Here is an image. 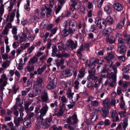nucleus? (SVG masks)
<instances>
[{"label": "nucleus", "mask_w": 130, "mask_h": 130, "mask_svg": "<svg viewBox=\"0 0 130 130\" xmlns=\"http://www.w3.org/2000/svg\"><path fill=\"white\" fill-rule=\"evenodd\" d=\"M119 114L121 118L122 117H124L126 115V111H120L119 113Z\"/></svg>", "instance_id": "obj_58"}, {"label": "nucleus", "mask_w": 130, "mask_h": 130, "mask_svg": "<svg viewBox=\"0 0 130 130\" xmlns=\"http://www.w3.org/2000/svg\"><path fill=\"white\" fill-rule=\"evenodd\" d=\"M128 118H124L122 124L123 130H125L126 128L128 125Z\"/></svg>", "instance_id": "obj_28"}, {"label": "nucleus", "mask_w": 130, "mask_h": 130, "mask_svg": "<svg viewBox=\"0 0 130 130\" xmlns=\"http://www.w3.org/2000/svg\"><path fill=\"white\" fill-rule=\"evenodd\" d=\"M31 102L30 101H26L24 103V108L26 111V113L29 112L28 107L31 104Z\"/></svg>", "instance_id": "obj_36"}, {"label": "nucleus", "mask_w": 130, "mask_h": 130, "mask_svg": "<svg viewBox=\"0 0 130 130\" xmlns=\"http://www.w3.org/2000/svg\"><path fill=\"white\" fill-rule=\"evenodd\" d=\"M34 115V112H30L28 114L27 119H29L30 120L32 118V119Z\"/></svg>", "instance_id": "obj_56"}, {"label": "nucleus", "mask_w": 130, "mask_h": 130, "mask_svg": "<svg viewBox=\"0 0 130 130\" xmlns=\"http://www.w3.org/2000/svg\"><path fill=\"white\" fill-rule=\"evenodd\" d=\"M42 25L43 26L44 28H46L48 25V21L47 20H44L42 23Z\"/></svg>", "instance_id": "obj_57"}, {"label": "nucleus", "mask_w": 130, "mask_h": 130, "mask_svg": "<svg viewBox=\"0 0 130 130\" xmlns=\"http://www.w3.org/2000/svg\"><path fill=\"white\" fill-rule=\"evenodd\" d=\"M72 2L73 5H74L75 9H78L80 7L81 4L80 2L76 0L73 1Z\"/></svg>", "instance_id": "obj_26"}, {"label": "nucleus", "mask_w": 130, "mask_h": 130, "mask_svg": "<svg viewBox=\"0 0 130 130\" xmlns=\"http://www.w3.org/2000/svg\"><path fill=\"white\" fill-rule=\"evenodd\" d=\"M117 50L120 54L124 55L125 54L126 51V46L125 45L119 44Z\"/></svg>", "instance_id": "obj_9"}, {"label": "nucleus", "mask_w": 130, "mask_h": 130, "mask_svg": "<svg viewBox=\"0 0 130 130\" xmlns=\"http://www.w3.org/2000/svg\"><path fill=\"white\" fill-rule=\"evenodd\" d=\"M41 98L42 100L44 102H47L49 100L48 96H41Z\"/></svg>", "instance_id": "obj_59"}, {"label": "nucleus", "mask_w": 130, "mask_h": 130, "mask_svg": "<svg viewBox=\"0 0 130 130\" xmlns=\"http://www.w3.org/2000/svg\"><path fill=\"white\" fill-rule=\"evenodd\" d=\"M76 28L69 27L68 29L70 34L72 35L74 33Z\"/></svg>", "instance_id": "obj_42"}, {"label": "nucleus", "mask_w": 130, "mask_h": 130, "mask_svg": "<svg viewBox=\"0 0 130 130\" xmlns=\"http://www.w3.org/2000/svg\"><path fill=\"white\" fill-rule=\"evenodd\" d=\"M56 65L57 68H59L61 65L63 64L64 62V60L61 58L60 60V61H58V60H56L55 61Z\"/></svg>", "instance_id": "obj_33"}, {"label": "nucleus", "mask_w": 130, "mask_h": 130, "mask_svg": "<svg viewBox=\"0 0 130 130\" xmlns=\"http://www.w3.org/2000/svg\"><path fill=\"white\" fill-rule=\"evenodd\" d=\"M43 83L42 78L40 77H38L36 81V84H35L37 86L41 87Z\"/></svg>", "instance_id": "obj_25"}, {"label": "nucleus", "mask_w": 130, "mask_h": 130, "mask_svg": "<svg viewBox=\"0 0 130 130\" xmlns=\"http://www.w3.org/2000/svg\"><path fill=\"white\" fill-rule=\"evenodd\" d=\"M125 19H124L123 20L117 23L116 26V29L117 30L121 29L124 26Z\"/></svg>", "instance_id": "obj_16"}, {"label": "nucleus", "mask_w": 130, "mask_h": 130, "mask_svg": "<svg viewBox=\"0 0 130 130\" xmlns=\"http://www.w3.org/2000/svg\"><path fill=\"white\" fill-rule=\"evenodd\" d=\"M89 75L87 77L88 80L90 79L94 80L95 82H96L97 81L98 78L95 76V71L93 69L88 70Z\"/></svg>", "instance_id": "obj_7"}, {"label": "nucleus", "mask_w": 130, "mask_h": 130, "mask_svg": "<svg viewBox=\"0 0 130 130\" xmlns=\"http://www.w3.org/2000/svg\"><path fill=\"white\" fill-rule=\"evenodd\" d=\"M61 101L64 103H66L68 102V100L64 96H63L61 98Z\"/></svg>", "instance_id": "obj_60"}, {"label": "nucleus", "mask_w": 130, "mask_h": 130, "mask_svg": "<svg viewBox=\"0 0 130 130\" xmlns=\"http://www.w3.org/2000/svg\"><path fill=\"white\" fill-rule=\"evenodd\" d=\"M80 83L78 80H75L73 84L74 87L75 89L78 90L79 88Z\"/></svg>", "instance_id": "obj_37"}, {"label": "nucleus", "mask_w": 130, "mask_h": 130, "mask_svg": "<svg viewBox=\"0 0 130 130\" xmlns=\"http://www.w3.org/2000/svg\"><path fill=\"white\" fill-rule=\"evenodd\" d=\"M83 44H82L79 46V49L77 51V54L78 56H80L82 55L81 53L83 49Z\"/></svg>", "instance_id": "obj_38"}, {"label": "nucleus", "mask_w": 130, "mask_h": 130, "mask_svg": "<svg viewBox=\"0 0 130 130\" xmlns=\"http://www.w3.org/2000/svg\"><path fill=\"white\" fill-rule=\"evenodd\" d=\"M113 7L115 10L118 11L122 10L123 8L122 5L118 3L114 4Z\"/></svg>", "instance_id": "obj_15"}, {"label": "nucleus", "mask_w": 130, "mask_h": 130, "mask_svg": "<svg viewBox=\"0 0 130 130\" xmlns=\"http://www.w3.org/2000/svg\"><path fill=\"white\" fill-rule=\"evenodd\" d=\"M116 81L110 80V81L109 82L108 84L110 87H113L116 86Z\"/></svg>", "instance_id": "obj_44"}, {"label": "nucleus", "mask_w": 130, "mask_h": 130, "mask_svg": "<svg viewBox=\"0 0 130 130\" xmlns=\"http://www.w3.org/2000/svg\"><path fill=\"white\" fill-rule=\"evenodd\" d=\"M70 34L68 30H67V27H64V29L62 30L61 35L63 37H66L68 36Z\"/></svg>", "instance_id": "obj_31"}, {"label": "nucleus", "mask_w": 130, "mask_h": 130, "mask_svg": "<svg viewBox=\"0 0 130 130\" xmlns=\"http://www.w3.org/2000/svg\"><path fill=\"white\" fill-rule=\"evenodd\" d=\"M8 23L6 26L5 27V29L3 30L2 32L3 34L4 35V37H6L7 35L8 34Z\"/></svg>", "instance_id": "obj_40"}, {"label": "nucleus", "mask_w": 130, "mask_h": 130, "mask_svg": "<svg viewBox=\"0 0 130 130\" xmlns=\"http://www.w3.org/2000/svg\"><path fill=\"white\" fill-rule=\"evenodd\" d=\"M35 37L36 36L34 34L30 35L28 36V39L30 42H32L34 40Z\"/></svg>", "instance_id": "obj_49"}, {"label": "nucleus", "mask_w": 130, "mask_h": 130, "mask_svg": "<svg viewBox=\"0 0 130 130\" xmlns=\"http://www.w3.org/2000/svg\"><path fill=\"white\" fill-rule=\"evenodd\" d=\"M87 64L91 69H93L95 67L96 64H99V60L98 59H95L92 63L90 60H87L86 62Z\"/></svg>", "instance_id": "obj_10"}, {"label": "nucleus", "mask_w": 130, "mask_h": 130, "mask_svg": "<svg viewBox=\"0 0 130 130\" xmlns=\"http://www.w3.org/2000/svg\"><path fill=\"white\" fill-rule=\"evenodd\" d=\"M24 125L26 128L30 127L31 125V121L29 119H26L23 122Z\"/></svg>", "instance_id": "obj_23"}, {"label": "nucleus", "mask_w": 130, "mask_h": 130, "mask_svg": "<svg viewBox=\"0 0 130 130\" xmlns=\"http://www.w3.org/2000/svg\"><path fill=\"white\" fill-rule=\"evenodd\" d=\"M92 105L94 107L98 106L99 104V102L96 100L91 101V102Z\"/></svg>", "instance_id": "obj_51"}, {"label": "nucleus", "mask_w": 130, "mask_h": 130, "mask_svg": "<svg viewBox=\"0 0 130 130\" xmlns=\"http://www.w3.org/2000/svg\"><path fill=\"white\" fill-rule=\"evenodd\" d=\"M95 23L97 26L101 29H104L106 28L105 21L103 19L99 17L95 19Z\"/></svg>", "instance_id": "obj_4"}, {"label": "nucleus", "mask_w": 130, "mask_h": 130, "mask_svg": "<svg viewBox=\"0 0 130 130\" xmlns=\"http://www.w3.org/2000/svg\"><path fill=\"white\" fill-rule=\"evenodd\" d=\"M15 15V13L13 12H12L10 14L9 18V21L11 22H13L14 20V18Z\"/></svg>", "instance_id": "obj_48"}, {"label": "nucleus", "mask_w": 130, "mask_h": 130, "mask_svg": "<svg viewBox=\"0 0 130 130\" xmlns=\"http://www.w3.org/2000/svg\"><path fill=\"white\" fill-rule=\"evenodd\" d=\"M110 68H111L114 71V73L115 74H116L117 73V67H116L115 65H113L112 66V65H111V66Z\"/></svg>", "instance_id": "obj_63"}, {"label": "nucleus", "mask_w": 130, "mask_h": 130, "mask_svg": "<svg viewBox=\"0 0 130 130\" xmlns=\"http://www.w3.org/2000/svg\"><path fill=\"white\" fill-rule=\"evenodd\" d=\"M110 113L111 114V117L113 119H114L115 116L117 115L116 110H112Z\"/></svg>", "instance_id": "obj_47"}, {"label": "nucleus", "mask_w": 130, "mask_h": 130, "mask_svg": "<svg viewBox=\"0 0 130 130\" xmlns=\"http://www.w3.org/2000/svg\"><path fill=\"white\" fill-rule=\"evenodd\" d=\"M115 38L113 37H110L109 36H107L106 37V42L110 44H112L115 43Z\"/></svg>", "instance_id": "obj_22"}, {"label": "nucleus", "mask_w": 130, "mask_h": 130, "mask_svg": "<svg viewBox=\"0 0 130 130\" xmlns=\"http://www.w3.org/2000/svg\"><path fill=\"white\" fill-rule=\"evenodd\" d=\"M105 59L106 61L108 63H110V64H109V67H111V65L112 64V62L111 61L112 59H110L108 57L106 56L104 58Z\"/></svg>", "instance_id": "obj_54"}, {"label": "nucleus", "mask_w": 130, "mask_h": 130, "mask_svg": "<svg viewBox=\"0 0 130 130\" xmlns=\"http://www.w3.org/2000/svg\"><path fill=\"white\" fill-rule=\"evenodd\" d=\"M4 5L1 4L0 6V22L2 21V18L1 17L4 13Z\"/></svg>", "instance_id": "obj_34"}, {"label": "nucleus", "mask_w": 130, "mask_h": 130, "mask_svg": "<svg viewBox=\"0 0 130 130\" xmlns=\"http://www.w3.org/2000/svg\"><path fill=\"white\" fill-rule=\"evenodd\" d=\"M17 27L16 26H14L12 27V32L13 34L16 35L17 33Z\"/></svg>", "instance_id": "obj_61"}, {"label": "nucleus", "mask_w": 130, "mask_h": 130, "mask_svg": "<svg viewBox=\"0 0 130 130\" xmlns=\"http://www.w3.org/2000/svg\"><path fill=\"white\" fill-rule=\"evenodd\" d=\"M108 109L105 107L102 108L101 113L103 117H106L108 115Z\"/></svg>", "instance_id": "obj_24"}, {"label": "nucleus", "mask_w": 130, "mask_h": 130, "mask_svg": "<svg viewBox=\"0 0 130 130\" xmlns=\"http://www.w3.org/2000/svg\"><path fill=\"white\" fill-rule=\"evenodd\" d=\"M91 28L92 29V31L95 33L98 32V28L95 25H93L91 27Z\"/></svg>", "instance_id": "obj_50"}, {"label": "nucleus", "mask_w": 130, "mask_h": 130, "mask_svg": "<svg viewBox=\"0 0 130 130\" xmlns=\"http://www.w3.org/2000/svg\"><path fill=\"white\" fill-rule=\"evenodd\" d=\"M38 60L37 58L35 56H33L30 58L28 63V65L30 66L33 64H35L37 62Z\"/></svg>", "instance_id": "obj_21"}, {"label": "nucleus", "mask_w": 130, "mask_h": 130, "mask_svg": "<svg viewBox=\"0 0 130 130\" xmlns=\"http://www.w3.org/2000/svg\"><path fill=\"white\" fill-rule=\"evenodd\" d=\"M65 105L62 103H61L60 104V107H61L59 109V112L57 113H56V111L57 108H55L54 110V113H53L52 112H51L50 114L53 116L57 115L59 116H61L63 115V108H64L65 106Z\"/></svg>", "instance_id": "obj_6"}, {"label": "nucleus", "mask_w": 130, "mask_h": 130, "mask_svg": "<svg viewBox=\"0 0 130 130\" xmlns=\"http://www.w3.org/2000/svg\"><path fill=\"white\" fill-rule=\"evenodd\" d=\"M23 119L21 117H18L17 118L15 117L14 118V123L17 126H19L20 123L22 122L23 121Z\"/></svg>", "instance_id": "obj_18"}, {"label": "nucleus", "mask_w": 130, "mask_h": 130, "mask_svg": "<svg viewBox=\"0 0 130 130\" xmlns=\"http://www.w3.org/2000/svg\"><path fill=\"white\" fill-rule=\"evenodd\" d=\"M49 109V107L46 104L43 103L42 107L40 109L39 108L36 107L35 108V112L36 113H40V115L37 117L38 119H43V117L46 115Z\"/></svg>", "instance_id": "obj_2"}, {"label": "nucleus", "mask_w": 130, "mask_h": 130, "mask_svg": "<svg viewBox=\"0 0 130 130\" xmlns=\"http://www.w3.org/2000/svg\"><path fill=\"white\" fill-rule=\"evenodd\" d=\"M7 78L5 75L3 74L1 76V78L0 79V86L1 87H4L6 86L7 83Z\"/></svg>", "instance_id": "obj_11"}, {"label": "nucleus", "mask_w": 130, "mask_h": 130, "mask_svg": "<svg viewBox=\"0 0 130 130\" xmlns=\"http://www.w3.org/2000/svg\"><path fill=\"white\" fill-rule=\"evenodd\" d=\"M121 104L120 105V107L121 108H124L125 105L124 100H123V97L122 96L120 98V100Z\"/></svg>", "instance_id": "obj_43"}, {"label": "nucleus", "mask_w": 130, "mask_h": 130, "mask_svg": "<svg viewBox=\"0 0 130 130\" xmlns=\"http://www.w3.org/2000/svg\"><path fill=\"white\" fill-rule=\"evenodd\" d=\"M105 22L109 25L112 24L114 22V20L111 17L108 16L106 19Z\"/></svg>", "instance_id": "obj_32"}, {"label": "nucleus", "mask_w": 130, "mask_h": 130, "mask_svg": "<svg viewBox=\"0 0 130 130\" xmlns=\"http://www.w3.org/2000/svg\"><path fill=\"white\" fill-rule=\"evenodd\" d=\"M2 66L3 68H7L8 66V61H4L2 64Z\"/></svg>", "instance_id": "obj_62"}, {"label": "nucleus", "mask_w": 130, "mask_h": 130, "mask_svg": "<svg viewBox=\"0 0 130 130\" xmlns=\"http://www.w3.org/2000/svg\"><path fill=\"white\" fill-rule=\"evenodd\" d=\"M16 0H11V2H10V6L9 7V11H10L12 9L13 6V4L16 1Z\"/></svg>", "instance_id": "obj_53"}, {"label": "nucleus", "mask_w": 130, "mask_h": 130, "mask_svg": "<svg viewBox=\"0 0 130 130\" xmlns=\"http://www.w3.org/2000/svg\"><path fill=\"white\" fill-rule=\"evenodd\" d=\"M85 73V69L84 68L81 69L79 71V74H78L77 77L79 78H82L84 77Z\"/></svg>", "instance_id": "obj_27"}, {"label": "nucleus", "mask_w": 130, "mask_h": 130, "mask_svg": "<svg viewBox=\"0 0 130 130\" xmlns=\"http://www.w3.org/2000/svg\"><path fill=\"white\" fill-rule=\"evenodd\" d=\"M35 48V47L34 45H32L27 50V52L28 54L31 53L32 51L34 50Z\"/></svg>", "instance_id": "obj_55"}, {"label": "nucleus", "mask_w": 130, "mask_h": 130, "mask_svg": "<svg viewBox=\"0 0 130 130\" xmlns=\"http://www.w3.org/2000/svg\"><path fill=\"white\" fill-rule=\"evenodd\" d=\"M73 74V71L69 68L66 69L61 73L60 77L62 79L71 76Z\"/></svg>", "instance_id": "obj_5"}, {"label": "nucleus", "mask_w": 130, "mask_h": 130, "mask_svg": "<svg viewBox=\"0 0 130 130\" xmlns=\"http://www.w3.org/2000/svg\"><path fill=\"white\" fill-rule=\"evenodd\" d=\"M116 74H112L111 75V76L109 78V80L116 81Z\"/></svg>", "instance_id": "obj_52"}, {"label": "nucleus", "mask_w": 130, "mask_h": 130, "mask_svg": "<svg viewBox=\"0 0 130 130\" xmlns=\"http://www.w3.org/2000/svg\"><path fill=\"white\" fill-rule=\"evenodd\" d=\"M66 44L68 47H70L72 50L76 48L77 45L76 41H75L74 43L73 41L71 40H68Z\"/></svg>", "instance_id": "obj_12"}, {"label": "nucleus", "mask_w": 130, "mask_h": 130, "mask_svg": "<svg viewBox=\"0 0 130 130\" xmlns=\"http://www.w3.org/2000/svg\"><path fill=\"white\" fill-rule=\"evenodd\" d=\"M52 130H62V127L61 126H59L58 127L56 125H54L52 127Z\"/></svg>", "instance_id": "obj_45"}, {"label": "nucleus", "mask_w": 130, "mask_h": 130, "mask_svg": "<svg viewBox=\"0 0 130 130\" xmlns=\"http://www.w3.org/2000/svg\"><path fill=\"white\" fill-rule=\"evenodd\" d=\"M67 97L71 100H72L73 95L74 94V92H71V90L70 89H68L66 92Z\"/></svg>", "instance_id": "obj_30"}, {"label": "nucleus", "mask_w": 130, "mask_h": 130, "mask_svg": "<svg viewBox=\"0 0 130 130\" xmlns=\"http://www.w3.org/2000/svg\"><path fill=\"white\" fill-rule=\"evenodd\" d=\"M58 50L60 51H62L63 50L65 51L66 50V47H64V44L62 43H60L59 44L58 46Z\"/></svg>", "instance_id": "obj_39"}, {"label": "nucleus", "mask_w": 130, "mask_h": 130, "mask_svg": "<svg viewBox=\"0 0 130 130\" xmlns=\"http://www.w3.org/2000/svg\"><path fill=\"white\" fill-rule=\"evenodd\" d=\"M26 2L27 3V4L24 6V8L27 11H30V9L29 7L30 6V2L29 0H27Z\"/></svg>", "instance_id": "obj_46"}, {"label": "nucleus", "mask_w": 130, "mask_h": 130, "mask_svg": "<svg viewBox=\"0 0 130 130\" xmlns=\"http://www.w3.org/2000/svg\"><path fill=\"white\" fill-rule=\"evenodd\" d=\"M71 101H70V103L72 104H68L67 106L69 109H71L74 106L75 104V102L76 100H74L73 101V100H71Z\"/></svg>", "instance_id": "obj_41"}, {"label": "nucleus", "mask_w": 130, "mask_h": 130, "mask_svg": "<svg viewBox=\"0 0 130 130\" xmlns=\"http://www.w3.org/2000/svg\"><path fill=\"white\" fill-rule=\"evenodd\" d=\"M98 114L95 112L91 113L90 115V120L92 122L94 123L98 119Z\"/></svg>", "instance_id": "obj_14"}, {"label": "nucleus", "mask_w": 130, "mask_h": 130, "mask_svg": "<svg viewBox=\"0 0 130 130\" xmlns=\"http://www.w3.org/2000/svg\"><path fill=\"white\" fill-rule=\"evenodd\" d=\"M46 68V64H44L41 68H39L37 70L35 71L34 73L35 75H40Z\"/></svg>", "instance_id": "obj_13"}, {"label": "nucleus", "mask_w": 130, "mask_h": 130, "mask_svg": "<svg viewBox=\"0 0 130 130\" xmlns=\"http://www.w3.org/2000/svg\"><path fill=\"white\" fill-rule=\"evenodd\" d=\"M27 39V35L23 33L20 36L19 40V42L22 44L23 42L26 41Z\"/></svg>", "instance_id": "obj_17"}, {"label": "nucleus", "mask_w": 130, "mask_h": 130, "mask_svg": "<svg viewBox=\"0 0 130 130\" xmlns=\"http://www.w3.org/2000/svg\"><path fill=\"white\" fill-rule=\"evenodd\" d=\"M48 82L46 86V88L48 90L54 89L56 88L57 80L56 76L54 74H50L48 76Z\"/></svg>", "instance_id": "obj_3"}, {"label": "nucleus", "mask_w": 130, "mask_h": 130, "mask_svg": "<svg viewBox=\"0 0 130 130\" xmlns=\"http://www.w3.org/2000/svg\"><path fill=\"white\" fill-rule=\"evenodd\" d=\"M43 127L45 128H46L49 127L50 124H48L47 122L45 121L43 123Z\"/></svg>", "instance_id": "obj_64"}, {"label": "nucleus", "mask_w": 130, "mask_h": 130, "mask_svg": "<svg viewBox=\"0 0 130 130\" xmlns=\"http://www.w3.org/2000/svg\"><path fill=\"white\" fill-rule=\"evenodd\" d=\"M66 122L72 124H76L78 122V119L77 118V116L76 115H74L71 117H70L68 118L66 120Z\"/></svg>", "instance_id": "obj_8"}, {"label": "nucleus", "mask_w": 130, "mask_h": 130, "mask_svg": "<svg viewBox=\"0 0 130 130\" xmlns=\"http://www.w3.org/2000/svg\"><path fill=\"white\" fill-rule=\"evenodd\" d=\"M52 10L49 7L47 4L45 5L44 8H42L41 11H40L38 9H36L35 10V14L39 17V19H43L44 18L46 13V16L48 17L51 14Z\"/></svg>", "instance_id": "obj_1"}, {"label": "nucleus", "mask_w": 130, "mask_h": 130, "mask_svg": "<svg viewBox=\"0 0 130 130\" xmlns=\"http://www.w3.org/2000/svg\"><path fill=\"white\" fill-rule=\"evenodd\" d=\"M110 100L109 99L107 98L104 100L103 102L104 106L107 108H110L111 105Z\"/></svg>", "instance_id": "obj_20"}, {"label": "nucleus", "mask_w": 130, "mask_h": 130, "mask_svg": "<svg viewBox=\"0 0 130 130\" xmlns=\"http://www.w3.org/2000/svg\"><path fill=\"white\" fill-rule=\"evenodd\" d=\"M105 11L108 14H110L111 13V7L109 6H106L104 8Z\"/></svg>", "instance_id": "obj_35"}, {"label": "nucleus", "mask_w": 130, "mask_h": 130, "mask_svg": "<svg viewBox=\"0 0 130 130\" xmlns=\"http://www.w3.org/2000/svg\"><path fill=\"white\" fill-rule=\"evenodd\" d=\"M69 27L76 28L77 23L74 19L70 20L69 21Z\"/></svg>", "instance_id": "obj_29"}, {"label": "nucleus", "mask_w": 130, "mask_h": 130, "mask_svg": "<svg viewBox=\"0 0 130 130\" xmlns=\"http://www.w3.org/2000/svg\"><path fill=\"white\" fill-rule=\"evenodd\" d=\"M39 87L35 85L34 84L33 85V89L34 91L33 92L35 93L37 96L39 95L41 92V89Z\"/></svg>", "instance_id": "obj_19"}]
</instances>
